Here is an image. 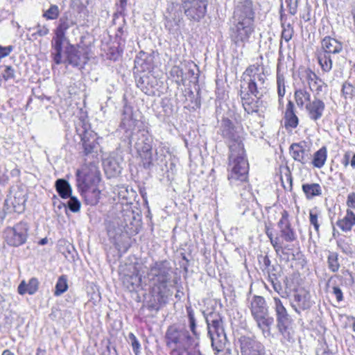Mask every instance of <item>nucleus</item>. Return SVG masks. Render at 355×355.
I'll use <instances>...</instances> for the list:
<instances>
[{
	"label": "nucleus",
	"mask_w": 355,
	"mask_h": 355,
	"mask_svg": "<svg viewBox=\"0 0 355 355\" xmlns=\"http://www.w3.org/2000/svg\"><path fill=\"white\" fill-rule=\"evenodd\" d=\"M292 157L297 162L305 164L308 161V153L305 149V142L292 144L290 146Z\"/></svg>",
	"instance_id": "nucleus-24"
},
{
	"label": "nucleus",
	"mask_w": 355,
	"mask_h": 355,
	"mask_svg": "<svg viewBox=\"0 0 355 355\" xmlns=\"http://www.w3.org/2000/svg\"><path fill=\"white\" fill-rule=\"evenodd\" d=\"M68 288L67 278L65 275H62L59 277L56 285L54 295L59 296L64 293Z\"/></svg>",
	"instance_id": "nucleus-38"
},
{
	"label": "nucleus",
	"mask_w": 355,
	"mask_h": 355,
	"mask_svg": "<svg viewBox=\"0 0 355 355\" xmlns=\"http://www.w3.org/2000/svg\"><path fill=\"white\" fill-rule=\"evenodd\" d=\"M53 198H54L55 200H57L58 201V205L56 206V207H57L59 210H60L62 207H65V204H64V203H63V202H61V201L58 198V197H57L56 196H53Z\"/></svg>",
	"instance_id": "nucleus-64"
},
{
	"label": "nucleus",
	"mask_w": 355,
	"mask_h": 355,
	"mask_svg": "<svg viewBox=\"0 0 355 355\" xmlns=\"http://www.w3.org/2000/svg\"><path fill=\"white\" fill-rule=\"evenodd\" d=\"M335 56L330 54H327L323 52H319L318 53V61L320 64L321 69L323 72H329L333 67V59Z\"/></svg>",
	"instance_id": "nucleus-34"
},
{
	"label": "nucleus",
	"mask_w": 355,
	"mask_h": 355,
	"mask_svg": "<svg viewBox=\"0 0 355 355\" xmlns=\"http://www.w3.org/2000/svg\"><path fill=\"white\" fill-rule=\"evenodd\" d=\"M147 277L151 286V299L148 309L159 311L164 306L173 294L172 268L166 261H159L151 263L147 272Z\"/></svg>",
	"instance_id": "nucleus-3"
},
{
	"label": "nucleus",
	"mask_w": 355,
	"mask_h": 355,
	"mask_svg": "<svg viewBox=\"0 0 355 355\" xmlns=\"http://www.w3.org/2000/svg\"><path fill=\"white\" fill-rule=\"evenodd\" d=\"M65 58L62 59V63H67L73 67L80 66L87 62L88 58L83 48H76L73 45H69L66 47Z\"/></svg>",
	"instance_id": "nucleus-17"
},
{
	"label": "nucleus",
	"mask_w": 355,
	"mask_h": 355,
	"mask_svg": "<svg viewBox=\"0 0 355 355\" xmlns=\"http://www.w3.org/2000/svg\"><path fill=\"white\" fill-rule=\"evenodd\" d=\"M75 25H76V19L71 13L66 12L59 19L58 25L55 30V36L51 42L53 61L57 64L62 62V44L67 41V31Z\"/></svg>",
	"instance_id": "nucleus-5"
},
{
	"label": "nucleus",
	"mask_w": 355,
	"mask_h": 355,
	"mask_svg": "<svg viewBox=\"0 0 355 355\" xmlns=\"http://www.w3.org/2000/svg\"><path fill=\"white\" fill-rule=\"evenodd\" d=\"M12 51V46H8L6 47H2L0 46V59L8 55Z\"/></svg>",
	"instance_id": "nucleus-55"
},
{
	"label": "nucleus",
	"mask_w": 355,
	"mask_h": 355,
	"mask_svg": "<svg viewBox=\"0 0 355 355\" xmlns=\"http://www.w3.org/2000/svg\"><path fill=\"white\" fill-rule=\"evenodd\" d=\"M187 312L188 315L190 329L193 334L198 338L199 336V334L196 331V323L193 310L191 307H187Z\"/></svg>",
	"instance_id": "nucleus-41"
},
{
	"label": "nucleus",
	"mask_w": 355,
	"mask_h": 355,
	"mask_svg": "<svg viewBox=\"0 0 355 355\" xmlns=\"http://www.w3.org/2000/svg\"><path fill=\"white\" fill-rule=\"evenodd\" d=\"M26 192L21 188L10 190V193L5 200V206L10 211L22 213L25 210L26 202Z\"/></svg>",
	"instance_id": "nucleus-14"
},
{
	"label": "nucleus",
	"mask_w": 355,
	"mask_h": 355,
	"mask_svg": "<svg viewBox=\"0 0 355 355\" xmlns=\"http://www.w3.org/2000/svg\"><path fill=\"white\" fill-rule=\"evenodd\" d=\"M277 266H271L270 268L266 270L267 272L268 273V279L270 278V276L272 277H277Z\"/></svg>",
	"instance_id": "nucleus-59"
},
{
	"label": "nucleus",
	"mask_w": 355,
	"mask_h": 355,
	"mask_svg": "<svg viewBox=\"0 0 355 355\" xmlns=\"http://www.w3.org/2000/svg\"><path fill=\"white\" fill-rule=\"evenodd\" d=\"M269 281L271 283L273 289L278 293H280V291L282 290V286L281 285V283L278 281L277 277H272L270 276V278H269Z\"/></svg>",
	"instance_id": "nucleus-53"
},
{
	"label": "nucleus",
	"mask_w": 355,
	"mask_h": 355,
	"mask_svg": "<svg viewBox=\"0 0 355 355\" xmlns=\"http://www.w3.org/2000/svg\"><path fill=\"white\" fill-rule=\"evenodd\" d=\"M342 94L345 99H352L355 96V87L349 83H344L342 86Z\"/></svg>",
	"instance_id": "nucleus-40"
},
{
	"label": "nucleus",
	"mask_w": 355,
	"mask_h": 355,
	"mask_svg": "<svg viewBox=\"0 0 355 355\" xmlns=\"http://www.w3.org/2000/svg\"><path fill=\"white\" fill-rule=\"evenodd\" d=\"M171 75L173 78H177L178 79L181 78V80L183 81V71L182 69L178 66H174L171 68Z\"/></svg>",
	"instance_id": "nucleus-52"
},
{
	"label": "nucleus",
	"mask_w": 355,
	"mask_h": 355,
	"mask_svg": "<svg viewBox=\"0 0 355 355\" xmlns=\"http://www.w3.org/2000/svg\"><path fill=\"white\" fill-rule=\"evenodd\" d=\"M220 130L223 137L229 141L230 170L228 180L232 184L239 185V182L247 180L248 174V163L245 159L243 137L228 119H223Z\"/></svg>",
	"instance_id": "nucleus-1"
},
{
	"label": "nucleus",
	"mask_w": 355,
	"mask_h": 355,
	"mask_svg": "<svg viewBox=\"0 0 355 355\" xmlns=\"http://www.w3.org/2000/svg\"><path fill=\"white\" fill-rule=\"evenodd\" d=\"M165 341L171 355H184L192 345L193 338L187 329L173 325L166 332Z\"/></svg>",
	"instance_id": "nucleus-4"
},
{
	"label": "nucleus",
	"mask_w": 355,
	"mask_h": 355,
	"mask_svg": "<svg viewBox=\"0 0 355 355\" xmlns=\"http://www.w3.org/2000/svg\"><path fill=\"white\" fill-rule=\"evenodd\" d=\"M28 225L21 221L14 227H8L4 231L5 240L9 245L17 247L24 244L28 236Z\"/></svg>",
	"instance_id": "nucleus-11"
},
{
	"label": "nucleus",
	"mask_w": 355,
	"mask_h": 355,
	"mask_svg": "<svg viewBox=\"0 0 355 355\" xmlns=\"http://www.w3.org/2000/svg\"><path fill=\"white\" fill-rule=\"evenodd\" d=\"M139 150L141 153V156L143 159L144 166L145 167H150L153 161L152 147L150 144L146 142L141 148H139Z\"/></svg>",
	"instance_id": "nucleus-36"
},
{
	"label": "nucleus",
	"mask_w": 355,
	"mask_h": 355,
	"mask_svg": "<svg viewBox=\"0 0 355 355\" xmlns=\"http://www.w3.org/2000/svg\"><path fill=\"white\" fill-rule=\"evenodd\" d=\"M254 31V23L233 20L230 38L236 46H244Z\"/></svg>",
	"instance_id": "nucleus-8"
},
{
	"label": "nucleus",
	"mask_w": 355,
	"mask_h": 355,
	"mask_svg": "<svg viewBox=\"0 0 355 355\" xmlns=\"http://www.w3.org/2000/svg\"><path fill=\"white\" fill-rule=\"evenodd\" d=\"M300 0H286L288 12L291 15H295L297 12V8Z\"/></svg>",
	"instance_id": "nucleus-47"
},
{
	"label": "nucleus",
	"mask_w": 355,
	"mask_h": 355,
	"mask_svg": "<svg viewBox=\"0 0 355 355\" xmlns=\"http://www.w3.org/2000/svg\"><path fill=\"white\" fill-rule=\"evenodd\" d=\"M262 262L263 266H264V268L263 270H266L268 268H270V261L268 256H264L262 257Z\"/></svg>",
	"instance_id": "nucleus-63"
},
{
	"label": "nucleus",
	"mask_w": 355,
	"mask_h": 355,
	"mask_svg": "<svg viewBox=\"0 0 355 355\" xmlns=\"http://www.w3.org/2000/svg\"><path fill=\"white\" fill-rule=\"evenodd\" d=\"M300 80L306 83L309 89L314 92V97H318L327 87V85L313 71L306 68L300 72Z\"/></svg>",
	"instance_id": "nucleus-13"
},
{
	"label": "nucleus",
	"mask_w": 355,
	"mask_h": 355,
	"mask_svg": "<svg viewBox=\"0 0 355 355\" xmlns=\"http://www.w3.org/2000/svg\"><path fill=\"white\" fill-rule=\"evenodd\" d=\"M69 200L67 202V207L72 212H77L80 210V202L79 200L73 197L70 196Z\"/></svg>",
	"instance_id": "nucleus-46"
},
{
	"label": "nucleus",
	"mask_w": 355,
	"mask_h": 355,
	"mask_svg": "<svg viewBox=\"0 0 355 355\" xmlns=\"http://www.w3.org/2000/svg\"><path fill=\"white\" fill-rule=\"evenodd\" d=\"M182 6L178 3H170L165 13V28L171 34L177 33L180 31L182 21Z\"/></svg>",
	"instance_id": "nucleus-10"
},
{
	"label": "nucleus",
	"mask_w": 355,
	"mask_h": 355,
	"mask_svg": "<svg viewBox=\"0 0 355 355\" xmlns=\"http://www.w3.org/2000/svg\"><path fill=\"white\" fill-rule=\"evenodd\" d=\"M55 187L59 196L64 199L68 198L71 196V187L64 179H58L55 181Z\"/></svg>",
	"instance_id": "nucleus-33"
},
{
	"label": "nucleus",
	"mask_w": 355,
	"mask_h": 355,
	"mask_svg": "<svg viewBox=\"0 0 355 355\" xmlns=\"http://www.w3.org/2000/svg\"><path fill=\"white\" fill-rule=\"evenodd\" d=\"M182 8L187 19L199 21L207 12V0H182Z\"/></svg>",
	"instance_id": "nucleus-12"
},
{
	"label": "nucleus",
	"mask_w": 355,
	"mask_h": 355,
	"mask_svg": "<svg viewBox=\"0 0 355 355\" xmlns=\"http://www.w3.org/2000/svg\"><path fill=\"white\" fill-rule=\"evenodd\" d=\"M292 307L298 313L301 310H306L311 308L312 302L311 301L310 293L305 290H300L294 294Z\"/></svg>",
	"instance_id": "nucleus-19"
},
{
	"label": "nucleus",
	"mask_w": 355,
	"mask_h": 355,
	"mask_svg": "<svg viewBox=\"0 0 355 355\" xmlns=\"http://www.w3.org/2000/svg\"><path fill=\"white\" fill-rule=\"evenodd\" d=\"M273 300V308L276 315L277 328L285 338L290 340L291 336L289 332V327L292 322L291 317L279 298L274 297Z\"/></svg>",
	"instance_id": "nucleus-9"
},
{
	"label": "nucleus",
	"mask_w": 355,
	"mask_h": 355,
	"mask_svg": "<svg viewBox=\"0 0 355 355\" xmlns=\"http://www.w3.org/2000/svg\"><path fill=\"white\" fill-rule=\"evenodd\" d=\"M257 327L261 330L264 338H269L272 336L271 327L274 323L273 317L270 316L269 311L266 314L259 315L254 318Z\"/></svg>",
	"instance_id": "nucleus-21"
},
{
	"label": "nucleus",
	"mask_w": 355,
	"mask_h": 355,
	"mask_svg": "<svg viewBox=\"0 0 355 355\" xmlns=\"http://www.w3.org/2000/svg\"><path fill=\"white\" fill-rule=\"evenodd\" d=\"M239 95L243 107L248 114L257 112L260 107H265L262 98L267 94L268 83L263 68L250 66L244 73Z\"/></svg>",
	"instance_id": "nucleus-2"
},
{
	"label": "nucleus",
	"mask_w": 355,
	"mask_h": 355,
	"mask_svg": "<svg viewBox=\"0 0 355 355\" xmlns=\"http://www.w3.org/2000/svg\"><path fill=\"white\" fill-rule=\"evenodd\" d=\"M294 98L297 106L300 109H305L312 101L311 93L306 87L296 89L294 92Z\"/></svg>",
	"instance_id": "nucleus-28"
},
{
	"label": "nucleus",
	"mask_w": 355,
	"mask_h": 355,
	"mask_svg": "<svg viewBox=\"0 0 355 355\" xmlns=\"http://www.w3.org/2000/svg\"><path fill=\"white\" fill-rule=\"evenodd\" d=\"M350 153H346L342 159V164L346 168L350 164Z\"/></svg>",
	"instance_id": "nucleus-61"
},
{
	"label": "nucleus",
	"mask_w": 355,
	"mask_h": 355,
	"mask_svg": "<svg viewBox=\"0 0 355 355\" xmlns=\"http://www.w3.org/2000/svg\"><path fill=\"white\" fill-rule=\"evenodd\" d=\"M322 52L333 56L343 51V43L329 36L325 37L321 42Z\"/></svg>",
	"instance_id": "nucleus-22"
},
{
	"label": "nucleus",
	"mask_w": 355,
	"mask_h": 355,
	"mask_svg": "<svg viewBox=\"0 0 355 355\" xmlns=\"http://www.w3.org/2000/svg\"><path fill=\"white\" fill-rule=\"evenodd\" d=\"M333 293L336 297L338 302H341L343 300V292L340 288L337 286L333 287Z\"/></svg>",
	"instance_id": "nucleus-56"
},
{
	"label": "nucleus",
	"mask_w": 355,
	"mask_h": 355,
	"mask_svg": "<svg viewBox=\"0 0 355 355\" xmlns=\"http://www.w3.org/2000/svg\"><path fill=\"white\" fill-rule=\"evenodd\" d=\"M105 173L109 177H114L121 173L123 167L119 159L114 156H110L103 161Z\"/></svg>",
	"instance_id": "nucleus-26"
},
{
	"label": "nucleus",
	"mask_w": 355,
	"mask_h": 355,
	"mask_svg": "<svg viewBox=\"0 0 355 355\" xmlns=\"http://www.w3.org/2000/svg\"><path fill=\"white\" fill-rule=\"evenodd\" d=\"M28 287V293L30 295L34 294L38 289V281L36 278H31L28 283L26 284Z\"/></svg>",
	"instance_id": "nucleus-49"
},
{
	"label": "nucleus",
	"mask_w": 355,
	"mask_h": 355,
	"mask_svg": "<svg viewBox=\"0 0 355 355\" xmlns=\"http://www.w3.org/2000/svg\"><path fill=\"white\" fill-rule=\"evenodd\" d=\"M206 322L214 350L217 353L223 352L226 345L227 337L220 316L216 313H210L206 317Z\"/></svg>",
	"instance_id": "nucleus-6"
},
{
	"label": "nucleus",
	"mask_w": 355,
	"mask_h": 355,
	"mask_svg": "<svg viewBox=\"0 0 355 355\" xmlns=\"http://www.w3.org/2000/svg\"><path fill=\"white\" fill-rule=\"evenodd\" d=\"M255 12L252 0L239 1L234 10L233 20L254 23Z\"/></svg>",
	"instance_id": "nucleus-15"
},
{
	"label": "nucleus",
	"mask_w": 355,
	"mask_h": 355,
	"mask_svg": "<svg viewBox=\"0 0 355 355\" xmlns=\"http://www.w3.org/2000/svg\"><path fill=\"white\" fill-rule=\"evenodd\" d=\"M136 125V120L133 119V114L132 108L130 107H124L120 127L125 130L126 132L130 131L128 137H131L132 130L135 128Z\"/></svg>",
	"instance_id": "nucleus-25"
},
{
	"label": "nucleus",
	"mask_w": 355,
	"mask_h": 355,
	"mask_svg": "<svg viewBox=\"0 0 355 355\" xmlns=\"http://www.w3.org/2000/svg\"><path fill=\"white\" fill-rule=\"evenodd\" d=\"M81 141L84 155L94 157L96 155V149L98 144L95 136L92 133L85 132L81 137Z\"/></svg>",
	"instance_id": "nucleus-23"
},
{
	"label": "nucleus",
	"mask_w": 355,
	"mask_h": 355,
	"mask_svg": "<svg viewBox=\"0 0 355 355\" xmlns=\"http://www.w3.org/2000/svg\"><path fill=\"white\" fill-rule=\"evenodd\" d=\"M336 225L343 232H349L355 225V214L349 209L343 218L337 221Z\"/></svg>",
	"instance_id": "nucleus-31"
},
{
	"label": "nucleus",
	"mask_w": 355,
	"mask_h": 355,
	"mask_svg": "<svg viewBox=\"0 0 355 355\" xmlns=\"http://www.w3.org/2000/svg\"><path fill=\"white\" fill-rule=\"evenodd\" d=\"M9 180L10 175L6 167H4L3 170L0 168V184L4 186L8 183Z\"/></svg>",
	"instance_id": "nucleus-51"
},
{
	"label": "nucleus",
	"mask_w": 355,
	"mask_h": 355,
	"mask_svg": "<svg viewBox=\"0 0 355 355\" xmlns=\"http://www.w3.org/2000/svg\"><path fill=\"white\" fill-rule=\"evenodd\" d=\"M305 110L309 118L313 121H317L323 116L325 104L321 99L314 97Z\"/></svg>",
	"instance_id": "nucleus-20"
},
{
	"label": "nucleus",
	"mask_w": 355,
	"mask_h": 355,
	"mask_svg": "<svg viewBox=\"0 0 355 355\" xmlns=\"http://www.w3.org/2000/svg\"><path fill=\"white\" fill-rule=\"evenodd\" d=\"M309 221L313 225L315 230L319 233L320 224L318 223V214L316 210H310L309 211Z\"/></svg>",
	"instance_id": "nucleus-45"
},
{
	"label": "nucleus",
	"mask_w": 355,
	"mask_h": 355,
	"mask_svg": "<svg viewBox=\"0 0 355 355\" xmlns=\"http://www.w3.org/2000/svg\"><path fill=\"white\" fill-rule=\"evenodd\" d=\"M37 28V31L36 33L40 37L45 36L49 33V28L45 26H41L40 25H38Z\"/></svg>",
	"instance_id": "nucleus-57"
},
{
	"label": "nucleus",
	"mask_w": 355,
	"mask_h": 355,
	"mask_svg": "<svg viewBox=\"0 0 355 355\" xmlns=\"http://www.w3.org/2000/svg\"><path fill=\"white\" fill-rule=\"evenodd\" d=\"M282 217L278 222V227L280 230V236L286 242H293L296 240L297 236L288 220V213L284 210Z\"/></svg>",
	"instance_id": "nucleus-18"
},
{
	"label": "nucleus",
	"mask_w": 355,
	"mask_h": 355,
	"mask_svg": "<svg viewBox=\"0 0 355 355\" xmlns=\"http://www.w3.org/2000/svg\"><path fill=\"white\" fill-rule=\"evenodd\" d=\"M77 176V184L79 189L97 187L101 180L100 171L94 162L84 164L81 171H78Z\"/></svg>",
	"instance_id": "nucleus-7"
},
{
	"label": "nucleus",
	"mask_w": 355,
	"mask_h": 355,
	"mask_svg": "<svg viewBox=\"0 0 355 355\" xmlns=\"http://www.w3.org/2000/svg\"><path fill=\"white\" fill-rule=\"evenodd\" d=\"M299 123V119L295 113L294 104L289 101L285 112V126L286 128H295Z\"/></svg>",
	"instance_id": "nucleus-29"
},
{
	"label": "nucleus",
	"mask_w": 355,
	"mask_h": 355,
	"mask_svg": "<svg viewBox=\"0 0 355 355\" xmlns=\"http://www.w3.org/2000/svg\"><path fill=\"white\" fill-rule=\"evenodd\" d=\"M128 337L131 342L133 352H135V355H139L140 349V343L139 340L132 333H130Z\"/></svg>",
	"instance_id": "nucleus-48"
},
{
	"label": "nucleus",
	"mask_w": 355,
	"mask_h": 355,
	"mask_svg": "<svg viewBox=\"0 0 355 355\" xmlns=\"http://www.w3.org/2000/svg\"><path fill=\"white\" fill-rule=\"evenodd\" d=\"M59 15V9L56 5H51L44 13L43 16L47 19H55Z\"/></svg>",
	"instance_id": "nucleus-44"
},
{
	"label": "nucleus",
	"mask_w": 355,
	"mask_h": 355,
	"mask_svg": "<svg viewBox=\"0 0 355 355\" xmlns=\"http://www.w3.org/2000/svg\"><path fill=\"white\" fill-rule=\"evenodd\" d=\"M338 257L336 252H331L328 256V266L329 270L334 272H337L340 268Z\"/></svg>",
	"instance_id": "nucleus-39"
},
{
	"label": "nucleus",
	"mask_w": 355,
	"mask_h": 355,
	"mask_svg": "<svg viewBox=\"0 0 355 355\" xmlns=\"http://www.w3.org/2000/svg\"><path fill=\"white\" fill-rule=\"evenodd\" d=\"M10 178H18L20 175V171L17 167H14L9 172Z\"/></svg>",
	"instance_id": "nucleus-62"
},
{
	"label": "nucleus",
	"mask_w": 355,
	"mask_h": 355,
	"mask_svg": "<svg viewBox=\"0 0 355 355\" xmlns=\"http://www.w3.org/2000/svg\"><path fill=\"white\" fill-rule=\"evenodd\" d=\"M327 158V150L323 146L314 153L312 164L315 167L321 168L324 165Z\"/></svg>",
	"instance_id": "nucleus-35"
},
{
	"label": "nucleus",
	"mask_w": 355,
	"mask_h": 355,
	"mask_svg": "<svg viewBox=\"0 0 355 355\" xmlns=\"http://www.w3.org/2000/svg\"><path fill=\"white\" fill-rule=\"evenodd\" d=\"M306 199L311 200L322 194V188L318 183H305L302 186Z\"/></svg>",
	"instance_id": "nucleus-32"
},
{
	"label": "nucleus",
	"mask_w": 355,
	"mask_h": 355,
	"mask_svg": "<svg viewBox=\"0 0 355 355\" xmlns=\"http://www.w3.org/2000/svg\"><path fill=\"white\" fill-rule=\"evenodd\" d=\"M86 204L89 205H96L100 199L101 191L97 187L80 189Z\"/></svg>",
	"instance_id": "nucleus-30"
},
{
	"label": "nucleus",
	"mask_w": 355,
	"mask_h": 355,
	"mask_svg": "<svg viewBox=\"0 0 355 355\" xmlns=\"http://www.w3.org/2000/svg\"><path fill=\"white\" fill-rule=\"evenodd\" d=\"M141 278L137 275H131L128 276L125 278L124 282L128 283L130 285H128L127 287L130 291H133L140 284Z\"/></svg>",
	"instance_id": "nucleus-43"
},
{
	"label": "nucleus",
	"mask_w": 355,
	"mask_h": 355,
	"mask_svg": "<svg viewBox=\"0 0 355 355\" xmlns=\"http://www.w3.org/2000/svg\"><path fill=\"white\" fill-rule=\"evenodd\" d=\"M347 205L349 208L355 209V193H350L347 196Z\"/></svg>",
	"instance_id": "nucleus-54"
},
{
	"label": "nucleus",
	"mask_w": 355,
	"mask_h": 355,
	"mask_svg": "<svg viewBox=\"0 0 355 355\" xmlns=\"http://www.w3.org/2000/svg\"><path fill=\"white\" fill-rule=\"evenodd\" d=\"M239 343L241 355H266L263 345L252 338L241 336Z\"/></svg>",
	"instance_id": "nucleus-16"
},
{
	"label": "nucleus",
	"mask_w": 355,
	"mask_h": 355,
	"mask_svg": "<svg viewBox=\"0 0 355 355\" xmlns=\"http://www.w3.org/2000/svg\"><path fill=\"white\" fill-rule=\"evenodd\" d=\"M2 76L6 81L13 80L15 77V69L10 66H6L2 73Z\"/></svg>",
	"instance_id": "nucleus-50"
},
{
	"label": "nucleus",
	"mask_w": 355,
	"mask_h": 355,
	"mask_svg": "<svg viewBox=\"0 0 355 355\" xmlns=\"http://www.w3.org/2000/svg\"><path fill=\"white\" fill-rule=\"evenodd\" d=\"M282 38L284 39L286 42H289L293 35L294 31L291 24L285 25L282 23Z\"/></svg>",
	"instance_id": "nucleus-42"
},
{
	"label": "nucleus",
	"mask_w": 355,
	"mask_h": 355,
	"mask_svg": "<svg viewBox=\"0 0 355 355\" xmlns=\"http://www.w3.org/2000/svg\"><path fill=\"white\" fill-rule=\"evenodd\" d=\"M28 287L26 286V284L24 281H22L18 286V293L21 295H24L25 293H28Z\"/></svg>",
	"instance_id": "nucleus-60"
},
{
	"label": "nucleus",
	"mask_w": 355,
	"mask_h": 355,
	"mask_svg": "<svg viewBox=\"0 0 355 355\" xmlns=\"http://www.w3.org/2000/svg\"><path fill=\"white\" fill-rule=\"evenodd\" d=\"M270 243L273 246L274 249L277 252H279L280 250H282V247L280 245L279 241V239L278 237L276 238H271Z\"/></svg>",
	"instance_id": "nucleus-58"
},
{
	"label": "nucleus",
	"mask_w": 355,
	"mask_h": 355,
	"mask_svg": "<svg viewBox=\"0 0 355 355\" xmlns=\"http://www.w3.org/2000/svg\"><path fill=\"white\" fill-rule=\"evenodd\" d=\"M277 94L279 98V101L286 94V81L285 78L282 73L277 69Z\"/></svg>",
	"instance_id": "nucleus-37"
},
{
	"label": "nucleus",
	"mask_w": 355,
	"mask_h": 355,
	"mask_svg": "<svg viewBox=\"0 0 355 355\" xmlns=\"http://www.w3.org/2000/svg\"><path fill=\"white\" fill-rule=\"evenodd\" d=\"M250 311L253 318L269 311L265 299L259 295L253 297L250 303Z\"/></svg>",
	"instance_id": "nucleus-27"
}]
</instances>
